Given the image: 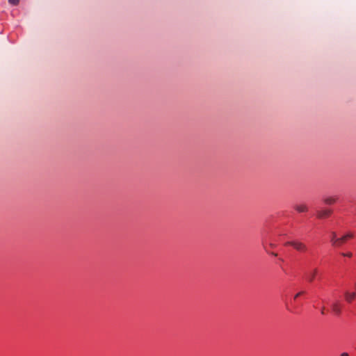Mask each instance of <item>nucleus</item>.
Masks as SVG:
<instances>
[{
    "label": "nucleus",
    "mask_w": 356,
    "mask_h": 356,
    "mask_svg": "<svg viewBox=\"0 0 356 356\" xmlns=\"http://www.w3.org/2000/svg\"><path fill=\"white\" fill-rule=\"evenodd\" d=\"M284 245L292 246L296 250L300 252H306L308 250L307 245L303 242L298 240L287 241Z\"/></svg>",
    "instance_id": "1"
},
{
    "label": "nucleus",
    "mask_w": 356,
    "mask_h": 356,
    "mask_svg": "<svg viewBox=\"0 0 356 356\" xmlns=\"http://www.w3.org/2000/svg\"><path fill=\"white\" fill-rule=\"evenodd\" d=\"M353 237V234L351 233H348L342 237L338 238L337 247L342 245L343 243L346 242V241L349 238H352Z\"/></svg>",
    "instance_id": "2"
},
{
    "label": "nucleus",
    "mask_w": 356,
    "mask_h": 356,
    "mask_svg": "<svg viewBox=\"0 0 356 356\" xmlns=\"http://www.w3.org/2000/svg\"><path fill=\"white\" fill-rule=\"evenodd\" d=\"M332 213L331 210L330 209H323L321 211H318L317 213V217L319 218H326L330 216Z\"/></svg>",
    "instance_id": "3"
},
{
    "label": "nucleus",
    "mask_w": 356,
    "mask_h": 356,
    "mask_svg": "<svg viewBox=\"0 0 356 356\" xmlns=\"http://www.w3.org/2000/svg\"><path fill=\"white\" fill-rule=\"evenodd\" d=\"M317 273H318V269L317 268H314L311 272H309L307 274V281L309 282H312L314 280Z\"/></svg>",
    "instance_id": "4"
},
{
    "label": "nucleus",
    "mask_w": 356,
    "mask_h": 356,
    "mask_svg": "<svg viewBox=\"0 0 356 356\" xmlns=\"http://www.w3.org/2000/svg\"><path fill=\"white\" fill-rule=\"evenodd\" d=\"M344 296H345V300L348 302H350L355 298L356 293L355 292H349L347 291L345 292Z\"/></svg>",
    "instance_id": "5"
},
{
    "label": "nucleus",
    "mask_w": 356,
    "mask_h": 356,
    "mask_svg": "<svg viewBox=\"0 0 356 356\" xmlns=\"http://www.w3.org/2000/svg\"><path fill=\"white\" fill-rule=\"evenodd\" d=\"M332 311L337 315L341 313V305L339 302H334L331 305Z\"/></svg>",
    "instance_id": "6"
},
{
    "label": "nucleus",
    "mask_w": 356,
    "mask_h": 356,
    "mask_svg": "<svg viewBox=\"0 0 356 356\" xmlns=\"http://www.w3.org/2000/svg\"><path fill=\"white\" fill-rule=\"evenodd\" d=\"M294 209L299 213H303L307 211L308 209L306 204H296L294 206Z\"/></svg>",
    "instance_id": "7"
},
{
    "label": "nucleus",
    "mask_w": 356,
    "mask_h": 356,
    "mask_svg": "<svg viewBox=\"0 0 356 356\" xmlns=\"http://www.w3.org/2000/svg\"><path fill=\"white\" fill-rule=\"evenodd\" d=\"M337 200V197H327L324 199V202L326 204L331 205L334 204Z\"/></svg>",
    "instance_id": "8"
},
{
    "label": "nucleus",
    "mask_w": 356,
    "mask_h": 356,
    "mask_svg": "<svg viewBox=\"0 0 356 356\" xmlns=\"http://www.w3.org/2000/svg\"><path fill=\"white\" fill-rule=\"evenodd\" d=\"M330 241L333 246L337 247L338 237L337 236V234L334 232L331 233Z\"/></svg>",
    "instance_id": "9"
},
{
    "label": "nucleus",
    "mask_w": 356,
    "mask_h": 356,
    "mask_svg": "<svg viewBox=\"0 0 356 356\" xmlns=\"http://www.w3.org/2000/svg\"><path fill=\"white\" fill-rule=\"evenodd\" d=\"M10 4L17 6L19 3V0H8Z\"/></svg>",
    "instance_id": "10"
},
{
    "label": "nucleus",
    "mask_w": 356,
    "mask_h": 356,
    "mask_svg": "<svg viewBox=\"0 0 356 356\" xmlns=\"http://www.w3.org/2000/svg\"><path fill=\"white\" fill-rule=\"evenodd\" d=\"M342 255L343 256H346V257H352V253L351 252H348V253H343Z\"/></svg>",
    "instance_id": "11"
},
{
    "label": "nucleus",
    "mask_w": 356,
    "mask_h": 356,
    "mask_svg": "<svg viewBox=\"0 0 356 356\" xmlns=\"http://www.w3.org/2000/svg\"><path fill=\"white\" fill-rule=\"evenodd\" d=\"M300 296H301V293H298L297 294H296V296H294V300H296Z\"/></svg>",
    "instance_id": "12"
},
{
    "label": "nucleus",
    "mask_w": 356,
    "mask_h": 356,
    "mask_svg": "<svg viewBox=\"0 0 356 356\" xmlns=\"http://www.w3.org/2000/svg\"><path fill=\"white\" fill-rule=\"evenodd\" d=\"M341 356H349V355H348V353H342L341 354Z\"/></svg>",
    "instance_id": "13"
},
{
    "label": "nucleus",
    "mask_w": 356,
    "mask_h": 356,
    "mask_svg": "<svg viewBox=\"0 0 356 356\" xmlns=\"http://www.w3.org/2000/svg\"><path fill=\"white\" fill-rule=\"evenodd\" d=\"M321 314H325V307H323L321 309Z\"/></svg>",
    "instance_id": "14"
},
{
    "label": "nucleus",
    "mask_w": 356,
    "mask_h": 356,
    "mask_svg": "<svg viewBox=\"0 0 356 356\" xmlns=\"http://www.w3.org/2000/svg\"><path fill=\"white\" fill-rule=\"evenodd\" d=\"M270 246H271L272 248H274V247H275V245H274V244H273V243H271V244H270Z\"/></svg>",
    "instance_id": "15"
},
{
    "label": "nucleus",
    "mask_w": 356,
    "mask_h": 356,
    "mask_svg": "<svg viewBox=\"0 0 356 356\" xmlns=\"http://www.w3.org/2000/svg\"><path fill=\"white\" fill-rule=\"evenodd\" d=\"M300 293H301V295H303L305 293V291H300Z\"/></svg>",
    "instance_id": "16"
},
{
    "label": "nucleus",
    "mask_w": 356,
    "mask_h": 356,
    "mask_svg": "<svg viewBox=\"0 0 356 356\" xmlns=\"http://www.w3.org/2000/svg\"><path fill=\"white\" fill-rule=\"evenodd\" d=\"M272 254H273V255H274V256H275V257L277 256V254H276V253H272Z\"/></svg>",
    "instance_id": "17"
}]
</instances>
